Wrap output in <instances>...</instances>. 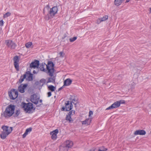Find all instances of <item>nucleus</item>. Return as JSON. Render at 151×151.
Returning <instances> with one entry per match:
<instances>
[{"instance_id": "f257e3e1", "label": "nucleus", "mask_w": 151, "mask_h": 151, "mask_svg": "<svg viewBox=\"0 0 151 151\" xmlns=\"http://www.w3.org/2000/svg\"><path fill=\"white\" fill-rule=\"evenodd\" d=\"M15 106L14 105L10 104L7 106L1 116L6 118H8L11 116L14 113Z\"/></svg>"}, {"instance_id": "f03ea898", "label": "nucleus", "mask_w": 151, "mask_h": 151, "mask_svg": "<svg viewBox=\"0 0 151 151\" xmlns=\"http://www.w3.org/2000/svg\"><path fill=\"white\" fill-rule=\"evenodd\" d=\"M22 108H24V111L29 113H32L35 110V108L33 106V105L31 103H25L22 102L21 104Z\"/></svg>"}, {"instance_id": "7ed1b4c3", "label": "nucleus", "mask_w": 151, "mask_h": 151, "mask_svg": "<svg viewBox=\"0 0 151 151\" xmlns=\"http://www.w3.org/2000/svg\"><path fill=\"white\" fill-rule=\"evenodd\" d=\"M58 10L57 6H54L51 8L49 12V14H47L45 17V19L48 20L52 18L57 12Z\"/></svg>"}, {"instance_id": "20e7f679", "label": "nucleus", "mask_w": 151, "mask_h": 151, "mask_svg": "<svg viewBox=\"0 0 151 151\" xmlns=\"http://www.w3.org/2000/svg\"><path fill=\"white\" fill-rule=\"evenodd\" d=\"M46 65L47 70H48L49 75L51 77L53 76L54 71V64L52 61H49L47 65L46 64Z\"/></svg>"}, {"instance_id": "39448f33", "label": "nucleus", "mask_w": 151, "mask_h": 151, "mask_svg": "<svg viewBox=\"0 0 151 151\" xmlns=\"http://www.w3.org/2000/svg\"><path fill=\"white\" fill-rule=\"evenodd\" d=\"M30 98L31 101L35 104H39L40 105H41L42 104V100L40 99L39 101L40 98L38 97L37 95L35 94L32 95Z\"/></svg>"}, {"instance_id": "423d86ee", "label": "nucleus", "mask_w": 151, "mask_h": 151, "mask_svg": "<svg viewBox=\"0 0 151 151\" xmlns=\"http://www.w3.org/2000/svg\"><path fill=\"white\" fill-rule=\"evenodd\" d=\"M9 95L11 99L14 100L17 97L18 92L15 89H12L9 92Z\"/></svg>"}, {"instance_id": "0eeeda50", "label": "nucleus", "mask_w": 151, "mask_h": 151, "mask_svg": "<svg viewBox=\"0 0 151 151\" xmlns=\"http://www.w3.org/2000/svg\"><path fill=\"white\" fill-rule=\"evenodd\" d=\"M65 104V106L63 107L61 109L62 111H68L72 109L73 108V105L71 103H70L69 101H66Z\"/></svg>"}, {"instance_id": "6e6552de", "label": "nucleus", "mask_w": 151, "mask_h": 151, "mask_svg": "<svg viewBox=\"0 0 151 151\" xmlns=\"http://www.w3.org/2000/svg\"><path fill=\"white\" fill-rule=\"evenodd\" d=\"M5 43L8 47L12 49H14L16 46L15 43L12 40H6L5 41Z\"/></svg>"}, {"instance_id": "1a4fd4ad", "label": "nucleus", "mask_w": 151, "mask_h": 151, "mask_svg": "<svg viewBox=\"0 0 151 151\" xmlns=\"http://www.w3.org/2000/svg\"><path fill=\"white\" fill-rule=\"evenodd\" d=\"M73 143L70 140H66L63 142L61 145L64 147H65L68 149L71 147L73 145Z\"/></svg>"}, {"instance_id": "9d476101", "label": "nucleus", "mask_w": 151, "mask_h": 151, "mask_svg": "<svg viewBox=\"0 0 151 151\" xmlns=\"http://www.w3.org/2000/svg\"><path fill=\"white\" fill-rule=\"evenodd\" d=\"M13 60L14 61V65L15 68L17 71L19 70V59L17 56H16L13 58Z\"/></svg>"}, {"instance_id": "9b49d317", "label": "nucleus", "mask_w": 151, "mask_h": 151, "mask_svg": "<svg viewBox=\"0 0 151 151\" xmlns=\"http://www.w3.org/2000/svg\"><path fill=\"white\" fill-rule=\"evenodd\" d=\"M39 66V61L37 60H35L32 62L30 65V68H38Z\"/></svg>"}, {"instance_id": "f8f14e48", "label": "nucleus", "mask_w": 151, "mask_h": 151, "mask_svg": "<svg viewBox=\"0 0 151 151\" xmlns=\"http://www.w3.org/2000/svg\"><path fill=\"white\" fill-rule=\"evenodd\" d=\"M119 106V104L118 102V101H116L111 106L107 108L106 109V110L113 109L114 108L118 107Z\"/></svg>"}, {"instance_id": "ddd939ff", "label": "nucleus", "mask_w": 151, "mask_h": 151, "mask_svg": "<svg viewBox=\"0 0 151 151\" xmlns=\"http://www.w3.org/2000/svg\"><path fill=\"white\" fill-rule=\"evenodd\" d=\"M27 84H21L18 87V90L20 93H24V89L27 87Z\"/></svg>"}, {"instance_id": "4468645a", "label": "nucleus", "mask_w": 151, "mask_h": 151, "mask_svg": "<svg viewBox=\"0 0 151 151\" xmlns=\"http://www.w3.org/2000/svg\"><path fill=\"white\" fill-rule=\"evenodd\" d=\"M2 129H3V131L5 132H11L13 130L12 127H9L5 126H3Z\"/></svg>"}, {"instance_id": "2eb2a0df", "label": "nucleus", "mask_w": 151, "mask_h": 151, "mask_svg": "<svg viewBox=\"0 0 151 151\" xmlns=\"http://www.w3.org/2000/svg\"><path fill=\"white\" fill-rule=\"evenodd\" d=\"M72 81L69 78L67 79L64 82L63 86H70L72 83Z\"/></svg>"}, {"instance_id": "dca6fc26", "label": "nucleus", "mask_w": 151, "mask_h": 151, "mask_svg": "<svg viewBox=\"0 0 151 151\" xmlns=\"http://www.w3.org/2000/svg\"><path fill=\"white\" fill-rule=\"evenodd\" d=\"M25 74H26V76H27L28 80L32 81L33 80V75L30 73L29 71L27 72Z\"/></svg>"}, {"instance_id": "f3484780", "label": "nucleus", "mask_w": 151, "mask_h": 151, "mask_svg": "<svg viewBox=\"0 0 151 151\" xmlns=\"http://www.w3.org/2000/svg\"><path fill=\"white\" fill-rule=\"evenodd\" d=\"M10 133H1L0 134V137L3 139H5Z\"/></svg>"}, {"instance_id": "a211bd4d", "label": "nucleus", "mask_w": 151, "mask_h": 151, "mask_svg": "<svg viewBox=\"0 0 151 151\" xmlns=\"http://www.w3.org/2000/svg\"><path fill=\"white\" fill-rule=\"evenodd\" d=\"M91 121V119H86L85 121H83L82 122V124H83L86 125H88L90 124Z\"/></svg>"}, {"instance_id": "6ab92c4d", "label": "nucleus", "mask_w": 151, "mask_h": 151, "mask_svg": "<svg viewBox=\"0 0 151 151\" xmlns=\"http://www.w3.org/2000/svg\"><path fill=\"white\" fill-rule=\"evenodd\" d=\"M45 65H46V64L45 63H42L40 65L39 68L41 71L45 72H46V70L44 68V67Z\"/></svg>"}, {"instance_id": "aec40b11", "label": "nucleus", "mask_w": 151, "mask_h": 151, "mask_svg": "<svg viewBox=\"0 0 151 151\" xmlns=\"http://www.w3.org/2000/svg\"><path fill=\"white\" fill-rule=\"evenodd\" d=\"M51 135V138L54 140H55L57 138V134L58 133H50Z\"/></svg>"}, {"instance_id": "412c9836", "label": "nucleus", "mask_w": 151, "mask_h": 151, "mask_svg": "<svg viewBox=\"0 0 151 151\" xmlns=\"http://www.w3.org/2000/svg\"><path fill=\"white\" fill-rule=\"evenodd\" d=\"M122 2V0H115L114 3L115 5L117 6H118L121 4Z\"/></svg>"}, {"instance_id": "4be33fe9", "label": "nucleus", "mask_w": 151, "mask_h": 151, "mask_svg": "<svg viewBox=\"0 0 151 151\" xmlns=\"http://www.w3.org/2000/svg\"><path fill=\"white\" fill-rule=\"evenodd\" d=\"M55 78L54 76L52 78H48L47 83L50 82L54 83L55 82Z\"/></svg>"}, {"instance_id": "5701e85b", "label": "nucleus", "mask_w": 151, "mask_h": 151, "mask_svg": "<svg viewBox=\"0 0 151 151\" xmlns=\"http://www.w3.org/2000/svg\"><path fill=\"white\" fill-rule=\"evenodd\" d=\"M65 119L67 121H69V123L73 122V120L71 118V116L68 114L66 115L65 117Z\"/></svg>"}, {"instance_id": "b1692460", "label": "nucleus", "mask_w": 151, "mask_h": 151, "mask_svg": "<svg viewBox=\"0 0 151 151\" xmlns=\"http://www.w3.org/2000/svg\"><path fill=\"white\" fill-rule=\"evenodd\" d=\"M59 151H68V149L61 145L59 147Z\"/></svg>"}, {"instance_id": "393cba45", "label": "nucleus", "mask_w": 151, "mask_h": 151, "mask_svg": "<svg viewBox=\"0 0 151 151\" xmlns=\"http://www.w3.org/2000/svg\"><path fill=\"white\" fill-rule=\"evenodd\" d=\"M108 18V16L107 15H105L103 17L99 19V22H101L102 21H104L107 20Z\"/></svg>"}, {"instance_id": "a878e982", "label": "nucleus", "mask_w": 151, "mask_h": 151, "mask_svg": "<svg viewBox=\"0 0 151 151\" xmlns=\"http://www.w3.org/2000/svg\"><path fill=\"white\" fill-rule=\"evenodd\" d=\"M26 74L24 75L23 76H21L19 80V82L20 83H22L24 80V79L26 78Z\"/></svg>"}, {"instance_id": "bb28decb", "label": "nucleus", "mask_w": 151, "mask_h": 151, "mask_svg": "<svg viewBox=\"0 0 151 151\" xmlns=\"http://www.w3.org/2000/svg\"><path fill=\"white\" fill-rule=\"evenodd\" d=\"M48 88L52 91H54L56 89L55 87L52 85L49 86L48 87Z\"/></svg>"}, {"instance_id": "cd10ccee", "label": "nucleus", "mask_w": 151, "mask_h": 151, "mask_svg": "<svg viewBox=\"0 0 151 151\" xmlns=\"http://www.w3.org/2000/svg\"><path fill=\"white\" fill-rule=\"evenodd\" d=\"M20 113V111L19 109H17L16 110L14 114V117H17Z\"/></svg>"}, {"instance_id": "c85d7f7f", "label": "nucleus", "mask_w": 151, "mask_h": 151, "mask_svg": "<svg viewBox=\"0 0 151 151\" xmlns=\"http://www.w3.org/2000/svg\"><path fill=\"white\" fill-rule=\"evenodd\" d=\"M107 149L105 148L104 147H100L98 149V151H106Z\"/></svg>"}, {"instance_id": "c756f323", "label": "nucleus", "mask_w": 151, "mask_h": 151, "mask_svg": "<svg viewBox=\"0 0 151 151\" xmlns=\"http://www.w3.org/2000/svg\"><path fill=\"white\" fill-rule=\"evenodd\" d=\"M11 15V13L10 12H8L4 15L3 17L4 18H6L10 16Z\"/></svg>"}, {"instance_id": "7c9ffc66", "label": "nucleus", "mask_w": 151, "mask_h": 151, "mask_svg": "<svg viewBox=\"0 0 151 151\" xmlns=\"http://www.w3.org/2000/svg\"><path fill=\"white\" fill-rule=\"evenodd\" d=\"M32 45V42H29L27 43H26L25 44V46L27 48L29 47L30 46Z\"/></svg>"}, {"instance_id": "2f4dec72", "label": "nucleus", "mask_w": 151, "mask_h": 151, "mask_svg": "<svg viewBox=\"0 0 151 151\" xmlns=\"http://www.w3.org/2000/svg\"><path fill=\"white\" fill-rule=\"evenodd\" d=\"M46 81V80H45V79L42 78V79H41L40 80V82L41 83H42V85H43L45 83Z\"/></svg>"}, {"instance_id": "473e14b6", "label": "nucleus", "mask_w": 151, "mask_h": 151, "mask_svg": "<svg viewBox=\"0 0 151 151\" xmlns=\"http://www.w3.org/2000/svg\"><path fill=\"white\" fill-rule=\"evenodd\" d=\"M145 133H134V135H145Z\"/></svg>"}, {"instance_id": "72a5a7b5", "label": "nucleus", "mask_w": 151, "mask_h": 151, "mask_svg": "<svg viewBox=\"0 0 151 151\" xmlns=\"http://www.w3.org/2000/svg\"><path fill=\"white\" fill-rule=\"evenodd\" d=\"M75 114V111L73 110H72L70 111L69 112L68 114V115L70 116H71V115H73Z\"/></svg>"}, {"instance_id": "f704fd0d", "label": "nucleus", "mask_w": 151, "mask_h": 151, "mask_svg": "<svg viewBox=\"0 0 151 151\" xmlns=\"http://www.w3.org/2000/svg\"><path fill=\"white\" fill-rule=\"evenodd\" d=\"M77 37H73L72 38L70 39V42H73L75 41L77 39Z\"/></svg>"}, {"instance_id": "c9c22d12", "label": "nucleus", "mask_w": 151, "mask_h": 151, "mask_svg": "<svg viewBox=\"0 0 151 151\" xmlns=\"http://www.w3.org/2000/svg\"><path fill=\"white\" fill-rule=\"evenodd\" d=\"M118 102L119 104V106L121 104H124L125 103V101L124 100H120L119 101H117Z\"/></svg>"}, {"instance_id": "e433bc0d", "label": "nucleus", "mask_w": 151, "mask_h": 151, "mask_svg": "<svg viewBox=\"0 0 151 151\" xmlns=\"http://www.w3.org/2000/svg\"><path fill=\"white\" fill-rule=\"evenodd\" d=\"M32 129L30 127L26 129L25 132H30L32 131Z\"/></svg>"}, {"instance_id": "4c0bfd02", "label": "nucleus", "mask_w": 151, "mask_h": 151, "mask_svg": "<svg viewBox=\"0 0 151 151\" xmlns=\"http://www.w3.org/2000/svg\"><path fill=\"white\" fill-rule=\"evenodd\" d=\"M97 149L96 147H93L90 149L89 151H97Z\"/></svg>"}, {"instance_id": "58836bf2", "label": "nucleus", "mask_w": 151, "mask_h": 151, "mask_svg": "<svg viewBox=\"0 0 151 151\" xmlns=\"http://www.w3.org/2000/svg\"><path fill=\"white\" fill-rule=\"evenodd\" d=\"M134 132H146L145 131L143 130H138L135 131Z\"/></svg>"}, {"instance_id": "ea45409f", "label": "nucleus", "mask_w": 151, "mask_h": 151, "mask_svg": "<svg viewBox=\"0 0 151 151\" xmlns=\"http://www.w3.org/2000/svg\"><path fill=\"white\" fill-rule=\"evenodd\" d=\"M71 103H73V104L76 105L77 103V101H76L75 99H74L72 100V102Z\"/></svg>"}, {"instance_id": "a19ab883", "label": "nucleus", "mask_w": 151, "mask_h": 151, "mask_svg": "<svg viewBox=\"0 0 151 151\" xmlns=\"http://www.w3.org/2000/svg\"><path fill=\"white\" fill-rule=\"evenodd\" d=\"M28 134V133H24L22 135V138H24Z\"/></svg>"}, {"instance_id": "79ce46f5", "label": "nucleus", "mask_w": 151, "mask_h": 151, "mask_svg": "<svg viewBox=\"0 0 151 151\" xmlns=\"http://www.w3.org/2000/svg\"><path fill=\"white\" fill-rule=\"evenodd\" d=\"M3 20H1L0 21V26H2L3 25Z\"/></svg>"}, {"instance_id": "37998d69", "label": "nucleus", "mask_w": 151, "mask_h": 151, "mask_svg": "<svg viewBox=\"0 0 151 151\" xmlns=\"http://www.w3.org/2000/svg\"><path fill=\"white\" fill-rule=\"evenodd\" d=\"M93 114V112L91 111H90L89 112V117H90V116L92 115Z\"/></svg>"}, {"instance_id": "c03bdc74", "label": "nucleus", "mask_w": 151, "mask_h": 151, "mask_svg": "<svg viewBox=\"0 0 151 151\" xmlns=\"http://www.w3.org/2000/svg\"><path fill=\"white\" fill-rule=\"evenodd\" d=\"M48 97H50L51 96V93L50 92H49L47 93Z\"/></svg>"}, {"instance_id": "a18cd8bd", "label": "nucleus", "mask_w": 151, "mask_h": 151, "mask_svg": "<svg viewBox=\"0 0 151 151\" xmlns=\"http://www.w3.org/2000/svg\"><path fill=\"white\" fill-rule=\"evenodd\" d=\"M59 54L60 55V56H61L62 57L64 55V53L63 52H60Z\"/></svg>"}, {"instance_id": "49530a36", "label": "nucleus", "mask_w": 151, "mask_h": 151, "mask_svg": "<svg viewBox=\"0 0 151 151\" xmlns=\"http://www.w3.org/2000/svg\"><path fill=\"white\" fill-rule=\"evenodd\" d=\"M58 129H56L50 132H58Z\"/></svg>"}, {"instance_id": "de8ad7c7", "label": "nucleus", "mask_w": 151, "mask_h": 151, "mask_svg": "<svg viewBox=\"0 0 151 151\" xmlns=\"http://www.w3.org/2000/svg\"><path fill=\"white\" fill-rule=\"evenodd\" d=\"M64 86H63L62 87L59 88L58 89V91H60V90H61L62 89V88H63V87Z\"/></svg>"}, {"instance_id": "09e8293b", "label": "nucleus", "mask_w": 151, "mask_h": 151, "mask_svg": "<svg viewBox=\"0 0 151 151\" xmlns=\"http://www.w3.org/2000/svg\"><path fill=\"white\" fill-rule=\"evenodd\" d=\"M149 11L150 12L149 13L150 14L151 13V8H150L149 9Z\"/></svg>"}, {"instance_id": "8fccbe9b", "label": "nucleus", "mask_w": 151, "mask_h": 151, "mask_svg": "<svg viewBox=\"0 0 151 151\" xmlns=\"http://www.w3.org/2000/svg\"><path fill=\"white\" fill-rule=\"evenodd\" d=\"M33 73L34 74H35V73H37L36 72V71L35 70H34L33 71Z\"/></svg>"}, {"instance_id": "3c124183", "label": "nucleus", "mask_w": 151, "mask_h": 151, "mask_svg": "<svg viewBox=\"0 0 151 151\" xmlns=\"http://www.w3.org/2000/svg\"><path fill=\"white\" fill-rule=\"evenodd\" d=\"M130 1V0H126L125 3L128 2Z\"/></svg>"}, {"instance_id": "603ef678", "label": "nucleus", "mask_w": 151, "mask_h": 151, "mask_svg": "<svg viewBox=\"0 0 151 151\" xmlns=\"http://www.w3.org/2000/svg\"><path fill=\"white\" fill-rule=\"evenodd\" d=\"M43 12H44V9L43 10Z\"/></svg>"}, {"instance_id": "864d4df0", "label": "nucleus", "mask_w": 151, "mask_h": 151, "mask_svg": "<svg viewBox=\"0 0 151 151\" xmlns=\"http://www.w3.org/2000/svg\"><path fill=\"white\" fill-rule=\"evenodd\" d=\"M47 7H48V5H47Z\"/></svg>"}, {"instance_id": "5fc2aeb1", "label": "nucleus", "mask_w": 151, "mask_h": 151, "mask_svg": "<svg viewBox=\"0 0 151 151\" xmlns=\"http://www.w3.org/2000/svg\"><path fill=\"white\" fill-rule=\"evenodd\" d=\"M150 132H151V131Z\"/></svg>"}, {"instance_id": "6e6d98bb", "label": "nucleus", "mask_w": 151, "mask_h": 151, "mask_svg": "<svg viewBox=\"0 0 151 151\" xmlns=\"http://www.w3.org/2000/svg\"><path fill=\"white\" fill-rule=\"evenodd\" d=\"M122 0L123 1V0Z\"/></svg>"}]
</instances>
